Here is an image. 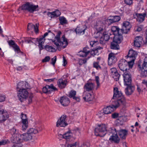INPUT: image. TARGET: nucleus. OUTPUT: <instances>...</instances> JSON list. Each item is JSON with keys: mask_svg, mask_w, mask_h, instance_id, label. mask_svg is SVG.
Wrapping results in <instances>:
<instances>
[{"mask_svg": "<svg viewBox=\"0 0 147 147\" xmlns=\"http://www.w3.org/2000/svg\"><path fill=\"white\" fill-rule=\"evenodd\" d=\"M114 94L112 98V102L119 106L121 104L125 105L126 103V99L123 96L121 91L118 90L117 87L114 88L113 90Z\"/></svg>", "mask_w": 147, "mask_h": 147, "instance_id": "f257e3e1", "label": "nucleus"}, {"mask_svg": "<svg viewBox=\"0 0 147 147\" xmlns=\"http://www.w3.org/2000/svg\"><path fill=\"white\" fill-rule=\"evenodd\" d=\"M61 34V31H59L55 37L56 40H53L52 42L57 47L60 46L63 47V48L66 47L68 44L67 39L65 38V35H63L60 38V36Z\"/></svg>", "mask_w": 147, "mask_h": 147, "instance_id": "f03ea898", "label": "nucleus"}, {"mask_svg": "<svg viewBox=\"0 0 147 147\" xmlns=\"http://www.w3.org/2000/svg\"><path fill=\"white\" fill-rule=\"evenodd\" d=\"M94 132L96 136L104 137L107 133V125L104 124L98 125L95 128Z\"/></svg>", "mask_w": 147, "mask_h": 147, "instance_id": "7ed1b4c3", "label": "nucleus"}, {"mask_svg": "<svg viewBox=\"0 0 147 147\" xmlns=\"http://www.w3.org/2000/svg\"><path fill=\"white\" fill-rule=\"evenodd\" d=\"M104 27L105 25L103 22L99 21H97L94 25V28L97 32L94 34V37L96 38H99L100 34L104 30Z\"/></svg>", "mask_w": 147, "mask_h": 147, "instance_id": "20e7f679", "label": "nucleus"}, {"mask_svg": "<svg viewBox=\"0 0 147 147\" xmlns=\"http://www.w3.org/2000/svg\"><path fill=\"white\" fill-rule=\"evenodd\" d=\"M38 7V5H35L29 2H27L22 5V9L27 11L30 13H33L34 11L37 10V9Z\"/></svg>", "mask_w": 147, "mask_h": 147, "instance_id": "39448f33", "label": "nucleus"}, {"mask_svg": "<svg viewBox=\"0 0 147 147\" xmlns=\"http://www.w3.org/2000/svg\"><path fill=\"white\" fill-rule=\"evenodd\" d=\"M118 67L123 72L129 71V61L124 59L120 60L118 64Z\"/></svg>", "mask_w": 147, "mask_h": 147, "instance_id": "423d86ee", "label": "nucleus"}, {"mask_svg": "<svg viewBox=\"0 0 147 147\" xmlns=\"http://www.w3.org/2000/svg\"><path fill=\"white\" fill-rule=\"evenodd\" d=\"M29 96V93L26 89H22L18 91V96L19 100L23 102Z\"/></svg>", "mask_w": 147, "mask_h": 147, "instance_id": "0eeeda50", "label": "nucleus"}, {"mask_svg": "<svg viewBox=\"0 0 147 147\" xmlns=\"http://www.w3.org/2000/svg\"><path fill=\"white\" fill-rule=\"evenodd\" d=\"M123 74L124 81V85L126 86L125 90L126 94L129 96V71L123 72Z\"/></svg>", "mask_w": 147, "mask_h": 147, "instance_id": "6e6552de", "label": "nucleus"}, {"mask_svg": "<svg viewBox=\"0 0 147 147\" xmlns=\"http://www.w3.org/2000/svg\"><path fill=\"white\" fill-rule=\"evenodd\" d=\"M117 37V36H116L115 37H113V41L111 43V49L115 50H118L119 49L120 47L118 44L121 43L122 38Z\"/></svg>", "mask_w": 147, "mask_h": 147, "instance_id": "1a4fd4ad", "label": "nucleus"}, {"mask_svg": "<svg viewBox=\"0 0 147 147\" xmlns=\"http://www.w3.org/2000/svg\"><path fill=\"white\" fill-rule=\"evenodd\" d=\"M67 116L65 115H62L60 118L58 120L56 124L57 127H65L68 125L67 122Z\"/></svg>", "mask_w": 147, "mask_h": 147, "instance_id": "9d476101", "label": "nucleus"}, {"mask_svg": "<svg viewBox=\"0 0 147 147\" xmlns=\"http://www.w3.org/2000/svg\"><path fill=\"white\" fill-rule=\"evenodd\" d=\"M118 107L117 105L113 102L111 105L106 107L103 109V113L105 114H110L114 111L115 109H116Z\"/></svg>", "mask_w": 147, "mask_h": 147, "instance_id": "9b49d317", "label": "nucleus"}, {"mask_svg": "<svg viewBox=\"0 0 147 147\" xmlns=\"http://www.w3.org/2000/svg\"><path fill=\"white\" fill-rule=\"evenodd\" d=\"M87 28V26L85 25L79 24L75 29L74 32H75L77 34H84Z\"/></svg>", "mask_w": 147, "mask_h": 147, "instance_id": "f8f14e48", "label": "nucleus"}, {"mask_svg": "<svg viewBox=\"0 0 147 147\" xmlns=\"http://www.w3.org/2000/svg\"><path fill=\"white\" fill-rule=\"evenodd\" d=\"M111 30L114 35V37L117 36V37L122 38V32L121 31V29H120L118 26H113L111 27Z\"/></svg>", "mask_w": 147, "mask_h": 147, "instance_id": "ddd939ff", "label": "nucleus"}, {"mask_svg": "<svg viewBox=\"0 0 147 147\" xmlns=\"http://www.w3.org/2000/svg\"><path fill=\"white\" fill-rule=\"evenodd\" d=\"M9 117L7 111L3 109H0V123L4 122Z\"/></svg>", "mask_w": 147, "mask_h": 147, "instance_id": "4468645a", "label": "nucleus"}, {"mask_svg": "<svg viewBox=\"0 0 147 147\" xmlns=\"http://www.w3.org/2000/svg\"><path fill=\"white\" fill-rule=\"evenodd\" d=\"M117 53H111L109 55L108 58V64L109 65H111L115 64L117 61V59L115 55Z\"/></svg>", "mask_w": 147, "mask_h": 147, "instance_id": "2eb2a0df", "label": "nucleus"}, {"mask_svg": "<svg viewBox=\"0 0 147 147\" xmlns=\"http://www.w3.org/2000/svg\"><path fill=\"white\" fill-rule=\"evenodd\" d=\"M21 135L20 134H16L13 135L11 137V141L13 143H21L22 142V138Z\"/></svg>", "mask_w": 147, "mask_h": 147, "instance_id": "dca6fc26", "label": "nucleus"}, {"mask_svg": "<svg viewBox=\"0 0 147 147\" xmlns=\"http://www.w3.org/2000/svg\"><path fill=\"white\" fill-rule=\"evenodd\" d=\"M94 88V84L92 82H88L84 86V91L86 92L92 91Z\"/></svg>", "mask_w": 147, "mask_h": 147, "instance_id": "f3484780", "label": "nucleus"}, {"mask_svg": "<svg viewBox=\"0 0 147 147\" xmlns=\"http://www.w3.org/2000/svg\"><path fill=\"white\" fill-rule=\"evenodd\" d=\"M109 36L107 32L104 31L102 36L99 38L100 43L101 44H105L106 41L109 40Z\"/></svg>", "mask_w": 147, "mask_h": 147, "instance_id": "a211bd4d", "label": "nucleus"}, {"mask_svg": "<svg viewBox=\"0 0 147 147\" xmlns=\"http://www.w3.org/2000/svg\"><path fill=\"white\" fill-rule=\"evenodd\" d=\"M122 28L121 29V31L122 34H127L129 32V22L125 21L122 24Z\"/></svg>", "mask_w": 147, "mask_h": 147, "instance_id": "6ab92c4d", "label": "nucleus"}, {"mask_svg": "<svg viewBox=\"0 0 147 147\" xmlns=\"http://www.w3.org/2000/svg\"><path fill=\"white\" fill-rule=\"evenodd\" d=\"M82 96L84 100L87 102L92 101L94 98L92 94L85 91H84Z\"/></svg>", "mask_w": 147, "mask_h": 147, "instance_id": "aec40b11", "label": "nucleus"}, {"mask_svg": "<svg viewBox=\"0 0 147 147\" xmlns=\"http://www.w3.org/2000/svg\"><path fill=\"white\" fill-rule=\"evenodd\" d=\"M112 18L106 19L105 21V22H108V24L110 25L112 23L119 21L121 19L120 17L118 16H113Z\"/></svg>", "mask_w": 147, "mask_h": 147, "instance_id": "412c9836", "label": "nucleus"}, {"mask_svg": "<svg viewBox=\"0 0 147 147\" xmlns=\"http://www.w3.org/2000/svg\"><path fill=\"white\" fill-rule=\"evenodd\" d=\"M39 24H36L35 25L32 23H28L27 26V30L29 31L33 29H34L36 33H37L38 32Z\"/></svg>", "mask_w": 147, "mask_h": 147, "instance_id": "4be33fe9", "label": "nucleus"}, {"mask_svg": "<svg viewBox=\"0 0 147 147\" xmlns=\"http://www.w3.org/2000/svg\"><path fill=\"white\" fill-rule=\"evenodd\" d=\"M60 102L61 104L64 106H67L70 102L69 98L67 97H62L60 100Z\"/></svg>", "mask_w": 147, "mask_h": 147, "instance_id": "5701e85b", "label": "nucleus"}, {"mask_svg": "<svg viewBox=\"0 0 147 147\" xmlns=\"http://www.w3.org/2000/svg\"><path fill=\"white\" fill-rule=\"evenodd\" d=\"M109 140L112 142L118 144L119 142L120 139L118 137L117 133L116 134L111 136L109 138Z\"/></svg>", "mask_w": 147, "mask_h": 147, "instance_id": "b1692460", "label": "nucleus"}, {"mask_svg": "<svg viewBox=\"0 0 147 147\" xmlns=\"http://www.w3.org/2000/svg\"><path fill=\"white\" fill-rule=\"evenodd\" d=\"M22 142L24 141H27L31 140L32 139V136L31 134L28 132L21 134Z\"/></svg>", "mask_w": 147, "mask_h": 147, "instance_id": "393cba45", "label": "nucleus"}, {"mask_svg": "<svg viewBox=\"0 0 147 147\" xmlns=\"http://www.w3.org/2000/svg\"><path fill=\"white\" fill-rule=\"evenodd\" d=\"M27 84H28L26 82L23 81L19 82L17 85L16 89L17 91L22 89L28 88V87L26 86Z\"/></svg>", "mask_w": 147, "mask_h": 147, "instance_id": "a878e982", "label": "nucleus"}, {"mask_svg": "<svg viewBox=\"0 0 147 147\" xmlns=\"http://www.w3.org/2000/svg\"><path fill=\"white\" fill-rule=\"evenodd\" d=\"M59 87L61 89L65 88L67 84V81L62 79H59L57 82Z\"/></svg>", "mask_w": 147, "mask_h": 147, "instance_id": "bb28decb", "label": "nucleus"}, {"mask_svg": "<svg viewBox=\"0 0 147 147\" xmlns=\"http://www.w3.org/2000/svg\"><path fill=\"white\" fill-rule=\"evenodd\" d=\"M61 14L60 12L58 10L52 12H48L47 13V15L51 18L57 17L59 16Z\"/></svg>", "mask_w": 147, "mask_h": 147, "instance_id": "cd10ccee", "label": "nucleus"}, {"mask_svg": "<svg viewBox=\"0 0 147 147\" xmlns=\"http://www.w3.org/2000/svg\"><path fill=\"white\" fill-rule=\"evenodd\" d=\"M136 16L137 17V21L138 22L141 23L144 20L145 16L144 13H137L136 14Z\"/></svg>", "mask_w": 147, "mask_h": 147, "instance_id": "c85d7f7f", "label": "nucleus"}, {"mask_svg": "<svg viewBox=\"0 0 147 147\" xmlns=\"http://www.w3.org/2000/svg\"><path fill=\"white\" fill-rule=\"evenodd\" d=\"M131 76L129 75V95L131 94L135 90L134 86L131 84Z\"/></svg>", "mask_w": 147, "mask_h": 147, "instance_id": "c756f323", "label": "nucleus"}, {"mask_svg": "<svg viewBox=\"0 0 147 147\" xmlns=\"http://www.w3.org/2000/svg\"><path fill=\"white\" fill-rule=\"evenodd\" d=\"M38 40V38H35L31 37L26 38L25 40V42H27L28 43H36Z\"/></svg>", "mask_w": 147, "mask_h": 147, "instance_id": "7c9ffc66", "label": "nucleus"}, {"mask_svg": "<svg viewBox=\"0 0 147 147\" xmlns=\"http://www.w3.org/2000/svg\"><path fill=\"white\" fill-rule=\"evenodd\" d=\"M107 133L108 134L111 136L116 134L117 133L115 128H110L107 130Z\"/></svg>", "mask_w": 147, "mask_h": 147, "instance_id": "2f4dec72", "label": "nucleus"}, {"mask_svg": "<svg viewBox=\"0 0 147 147\" xmlns=\"http://www.w3.org/2000/svg\"><path fill=\"white\" fill-rule=\"evenodd\" d=\"M39 129L38 127H36L35 128H31L28 131V132L31 134H35L38 132Z\"/></svg>", "mask_w": 147, "mask_h": 147, "instance_id": "473e14b6", "label": "nucleus"}, {"mask_svg": "<svg viewBox=\"0 0 147 147\" xmlns=\"http://www.w3.org/2000/svg\"><path fill=\"white\" fill-rule=\"evenodd\" d=\"M129 55H130L129 56V58H132V59H134V58H135L136 59V56L137 53L134 51L132 49L129 50Z\"/></svg>", "mask_w": 147, "mask_h": 147, "instance_id": "72a5a7b5", "label": "nucleus"}, {"mask_svg": "<svg viewBox=\"0 0 147 147\" xmlns=\"http://www.w3.org/2000/svg\"><path fill=\"white\" fill-rule=\"evenodd\" d=\"M127 131L125 130L121 129L119 131V134L120 137L123 139H125L127 134Z\"/></svg>", "mask_w": 147, "mask_h": 147, "instance_id": "f704fd0d", "label": "nucleus"}, {"mask_svg": "<svg viewBox=\"0 0 147 147\" xmlns=\"http://www.w3.org/2000/svg\"><path fill=\"white\" fill-rule=\"evenodd\" d=\"M49 86V87L48 88V94H50L52 92L57 90V88L53 86V84H51Z\"/></svg>", "mask_w": 147, "mask_h": 147, "instance_id": "c9c22d12", "label": "nucleus"}, {"mask_svg": "<svg viewBox=\"0 0 147 147\" xmlns=\"http://www.w3.org/2000/svg\"><path fill=\"white\" fill-rule=\"evenodd\" d=\"M71 131H69L66 133H65L63 135H61L62 136L63 138L67 140L71 138Z\"/></svg>", "mask_w": 147, "mask_h": 147, "instance_id": "e433bc0d", "label": "nucleus"}, {"mask_svg": "<svg viewBox=\"0 0 147 147\" xmlns=\"http://www.w3.org/2000/svg\"><path fill=\"white\" fill-rule=\"evenodd\" d=\"M126 121V117L124 116H119L117 118L116 121L118 123H121Z\"/></svg>", "mask_w": 147, "mask_h": 147, "instance_id": "4c0bfd02", "label": "nucleus"}, {"mask_svg": "<svg viewBox=\"0 0 147 147\" xmlns=\"http://www.w3.org/2000/svg\"><path fill=\"white\" fill-rule=\"evenodd\" d=\"M45 49L47 51L50 52H55L56 51L55 48L48 45L45 46Z\"/></svg>", "mask_w": 147, "mask_h": 147, "instance_id": "58836bf2", "label": "nucleus"}, {"mask_svg": "<svg viewBox=\"0 0 147 147\" xmlns=\"http://www.w3.org/2000/svg\"><path fill=\"white\" fill-rule=\"evenodd\" d=\"M59 21L60 24L62 25L67 23V21L65 18L64 17H59Z\"/></svg>", "mask_w": 147, "mask_h": 147, "instance_id": "ea45409f", "label": "nucleus"}, {"mask_svg": "<svg viewBox=\"0 0 147 147\" xmlns=\"http://www.w3.org/2000/svg\"><path fill=\"white\" fill-rule=\"evenodd\" d=\"M112 75L114 79L115 80L117 81L119 80L120 74L118 72L113 74Z\"/></svg>", "mask_w": 147, "mask_h": 147, "instance_id": "a19ab883", "label": "nucleus"}, {"mask_svg": "<svg viewBox=\"0 0 147 147\" xmlns=\"http://www.w3.org/2000/svg\"><path fill=\"white\" fill-rule=\"evenodd\" d=\"M21 119L22 123H28V119L27 118L26 115L22 113H21Z\"/></svg>", "mask_w": 147, "mask_h": 147, "instance_id": "79ce46f5", "label": "nucleus"}, {"mask_svg": "<svg viewBox=\"0 0 147 147\" xmlns=\"http://www.w3.org/2000/svg\"><path fill=\"white\" fill-rule=\"evenodd\" d=\"M142 69H146L147 71V57H145L144 59V62L142 65Z\"/></svg>", "mask_w": 147, "mask_h": 147, "instance_id": "37998d69", "label": "nucleus"}, {"mask_svg": "<svg viewBox=\"0 0 147 147\" xmlns=\"http://www.w3.org/2000/svg\"><path fill=\"white\" fill-rule=\"evenodd\" d=\"M76 91L74 90H71L69 94V97L70 98H73L76 95Z\"/></svg>", "mask_w": 147, "mask_h": 147, "instance_id": "c03bdc74", "label": "nucleus"}, {"mask_svg": "<svg viewBox=\"0 0 147 147\" xmlns=\"http://www.w3.org/2000/svg\"><path fill=\"white\" fill-rule=\"evenodd\" d=\"M10 132L13 136L16 134H18V131H17V129L14 127H13L12 129L10 130Z\"/></svg>", "mask_w": 147, "mask_h": 147, "instance_id": "a18cd8bd", "label": "nucleus"}, {"mask_svg": "<svg viewBox=\"0 0 147 147\" xmlns=\"http://www.w3.org/2000/svg\"><path fill=\"white\" fill-rule=\"evenodd\" d=\"M84 51L83 50L82 51H80L78 53L80 57H86L88 55L86 52H84Z\"/></svg>", "mask_w": 147, "mask_h": 147, "instance_id": "49530a36", "label": "nucleus"}, {"mask_svg": "<svg viewBox=\"0 0 147 147\" xmlns=\"http://www.w3.org/2000/svg\"><path fill=\"white\" fill-rule=\"evenodd\" d=\"M99 61L96 62H94L93 64V67L97 69H101V67L99 65Z\"/></svg>", "mask_w": 147, "mask_h": 147, "instance_id": "de8ad7c7", "label": "nucleus"}, {"mask_svg": "<svg viewBox=\"0 0 147 147\" xmlns=\"http://www.w3.org/2000/svg\"><path fill=\"white\" fill-rule=\"evenodd\" d=\"M135 59V58L134 57V59H132L129 61V68H131L132 67L134 63Z\"/></svg>", "mask_w": 147, "mask_h": 147, "instance_id": "09e8293b", "label": "nucleus"}, {"mask_svg": "<svg viewBox=\"0 0 147 147\" xmlns=\"http://www.w3.org/2000/svg\"><path fill=\"white\" fill-rule=\"evenodd\" d=\"M135 40L138 42L142 44L143 41V38L141 36H138L136 37Z\"/></svg>", "mask_w": 147, "mask_h": 147, "instance_id": "8fccbe9b", "label": "nucleus"}, {"mask_svg": "<svg viewBox=\"0 0 147 147\" xmlns=\"http://www.w3.org/2000/svg\"><path fill=\"white\" fill-rule=\"evenodd\" d=\"M147 76V71L146 69H144V71H142L141 74V76L143 77H145Z\"/></svg>", "mask_w": 147, "mask_h": 147, "instance_id": "3c124183", "label": "nucleus"}, {"mask_svg": "<svg viewBox=\"0 0 147 147\" xmlns=\"http://www.w3.org/2000/svg\"><path fill=\"white\" fill-rule=\"evenodd\" d=\"M45 40V38L43 37L42 36L40 38H38L37 42H38L40 44H42L44 43V42Z\"/></svg>", "mask_w": 147, "mask_h": 147, "instance_id": "603ef678", "label": "nucleus"}, {"mask_svg": "<svg viewBox=\"0 0 147 147\" xmlns=\"http://www.w3.org/2000/svg\"><path fill=\"white\" fill-rule=\"evenodd\" d=\"M119 116V114L117 113H114L111 114V117L113 119H117Z\"/></svg>", "mask_w": 147, "mask_h": 147, "instance_id": "864d4df0", "label": "nucleus"}, {"mask_svg": "<svg viewBox=\"0 0 147 147\" xmlns=\"http://www.w3.org/2000/svg\"><path fill=\"white\" fill-rule=\"evenodd\" d=\"M57 60L56 56H55L53 58H52L51 61V64H52L53 66L55 65Z\"/></svg>", "mask_w": 147, "mask_h": 147, "instance_id": "5fc2aeb1", "label": "nucleus"}, {"mask_svg": "<svg viewBox=\"0 0 147 147\" xmlns=\"http://www.w3.org/2000/svg\"><path fill=\"white\" fill-rule=\"evenodd\" d=\"M87 62V60L86 59H80L78 62V63L80 65H82L83 64Z\"/></svg>", "mask_w": 147, "mask_h": 147, "instance_id": "6e6d98bb", "label": "nucleus"}, {"mask_svg": "<svg viewBox=\"0 0 147 147\" xmlns=\"http://www.w3.org/2000/svg\"><path fill=\"white\" fill-rule=\"evenodd\" d=\"M98 42V41H91L90 42V45L92 47H95L97 45Z\"/></svg>", "mask_w": 147, "mask_h": 147, "instance_id": "4d7b16f0", "label": "nucleus"}, {"mask_svg": "<svg viewBox=\"0 0 147 147\" xmlns=\"http://www.w3.org/2000/svg\"><path fill=\"white\" fill-rule=\"evenodd\" d=\"M49 87V85H47L42 88V92L45 93H48V88Z\"/></svg>", "mask_w": 147, "mask_h": 147, "instance_id": "13d9d810", "label": "nucleus"}, {"mask_svg": "<svg viewBox=\"0 0 147 147\" xmlns=\"http://www.w3.org/2000/svg\"><path fill=\"white\" fill-rule=\"evenodd\" d=\"M13 47L15 51H16L18 52H20L21 51L19 47L16 44L15 46H13Z\"/></svg>", "mask_w": 147, "mask_h": 147, "instance_id": "bf43d9fd", "label": "nucleus"}, {"mask_svg": "<svg viewBox=\"0 0 147 147\" xmlns=\"http://www.w3.org/2000/svg\"><path fill=\"white\" fill-rule=\"evenodd\" d=\"M7 42L10 46H12L13 47L16 44L14 41L12 40H9Z\"/></svg>", "mask_w": 147, "mask_h": 147, "instance_id": "052dcab7", "label": "nucleus"}, {"mask_svg": "<svg viewBox=\"0 0 147 147\" xmlns=\"http://www.w3.org/2000/svg\"><path fill=\"white\" fill-rule=\"evenodd\" d=\"M22 130L24 131L26 130L28 126V123H22Z\"/></svg>", "mask_w": 147, "mask_h": 147, "instance_id": "680f3d73", "label": "nucleus"}, {"mask_svg": "<svg viewBox=\"0 0 147 147\" xmlns=\"http://www.w3.org/2000/svg\"><path fill=\"white\" fill-rule=\"evenodd\" d=\"M88 47H86L83 49V50L84 51V52L86 53L88 55L90 53V51Z\"/></svg>", "mask_w": 147, "mask_h": 147, "instance_id": "e2e57ef3", "label": "nucleus"}, {"mask_svg": "<svg viewBox=\"0 0 147 147\" xmlns=\"http://www.w3.org/2000/svg\"><path fill=\"white\" fill-rule=\"evenodd\" d=\"M141 44H142L138 42L135 40H134V45L135 47H140Z\"/></svg>", "mask_w": 147, "mask_h": 147, "instance_id": "0e129e2a", "label": "nucleus"}, {"mask_svg": "<svg viewBox=\"0 0 147 147\" xmlns=\"http://www.w3.org/2000/svg\"><path fill=\"white\" fill-rule=\"evenodd\" d=\"M49 34H50V35L51 34H53L54 35V34L51 32V31L50 30H48V32L45 33L43 36H42L44 37L45 38L46 36L48 35Z\"/></svg>", "mask_w": 147, "mask_h": 147, "instance_id": "69168bd1", "label": "nucleus"}, {"mask_svg": "<svg viewBox=\"0 0 147 147\" xmlns=\"http://www.w3.org/2000/svg\"><path fill=\"white\" fill-rule=\"evenodd\" d=\"M50 59V57L49 56H47L45 58L42 60V62H48Z\"/></svg>", "mask_w": 147, "mask_h": 147, "instance_id": "338daca9", "label": "nucleus"}, {"mask_svg": "<svg viewBox=\"0 0 147 147\" xmlns=\"http://www.w3.org/2000/svg\"><path fill=\"white\" fill-rule=\"evenodd\" d=\"M22 146L21 143H16L14 144L12 147H22Z\"/></svg>", "mask_w": 147, "mask_h": 147, "instance_id": "774afa93", "label": "nucleus"}]
</instances>
